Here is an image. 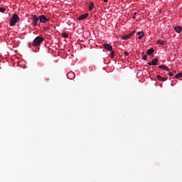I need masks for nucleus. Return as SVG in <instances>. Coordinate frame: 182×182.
<instances>
[{
  "instance_id": "1",
  "label": "nucleus",
  "mask_w": 182,
  "mask_h": 182,
  "mask_svg": "<svg viewBox=\"0 0 182 182\" xmlns=\"http://www.w3.org/2000/svg\"><path fill=\"white\" fill-rule=\"evenodd\" d=\"M21 21L18 14H14L10 19V26H15L16 23H18Z\"/></svg>"
},
{
  "instance_id": "2",
  "label": "nucleus",
  "mask_w": 182,
  "mask_h": 182,
  "mask_svg": "<svg viewBox=\"0 0 182 182\" xmlns=\"http://www.w3.org/2000/svg\"><path fill=\"white\" fill-rule=\"evenodd\" d=\"M42 42H43V37L37 36L33 42V46H41Z\"/></svg>"
},
{
  "instance_id": "3",
  "label": "nucleus",
  "mask_w": 182,
  "mask_h": 182,
  "mask_svg": "<svg viewBox=\"0 0 182 182\" xmlns=\"http://www.w3.org/2000/svg\"><path fill=\"white\" fill-rule=\"evenodd\" d=\"M32 23L33 25V26H36L38 25V23L40 21V18H39V16H36V15H33V17H32Z\"/></svg>"
},
{
  "instance_id": "4",
  "label": "nucleus",
  "mask_w": 182,
  "mask_h": 182,
  "mask_svg": "<svg viewBox=\"0 0 182 182\" xmlns=\"http://www.w3.org/2000/svg\"><path fill=\"white\" fill-rule=\"evenodd\" d=\"M40 23H46L49 21V18H46L45 15H41L39 16Z\"/></svg>"
},
{
  "instance_id": "5",
  "label": "nucleus",
  "mask_w": 182,
  "mask_h": 182,
  "mask_svg": "<svg viewBox=\"0 0 182 182\" xmlns=\"http://www.w3.org/2000/svg\"><path fill=\"white\" fill-rule=\"evenodd\" d=\"M133 35H134V31L129 33L128 35L122 36V41H127V39H130V38L132 37Z\"/></svg>"
},
{
  "instance_id": "6",
  "label": "nucleus",
  "mask_w": 182,
  "mask_h": 182,
  "mask_svg": "<svg viewBox=\"0 0 182 182\" xmlns=\"http://www.w3.org/2000/svg\"><path fill=\"white\" fill-rule=\"evenodd\" d=\"M103 48H105L106 50H113V47L109 43H105Z\"/></svg>"
},
{
  "instance_id": "7",
  "label": "nucleus",
  "mask_w": 182,
  "mask_h": 182,
  "mask_svg": "<svg viewBox=\"0 0 182 182\" xmlns=\"http://www.w3.org/2000/svg\"><path fill=\"white\" fill-rule=\"evenodd\" d=\"M87 16H89V14H82L78 17V21H83V19H86Z\"/></svg>"
},
{
  "instance_id": "8",
  "label": "nucleus",
  "mask_w": 182,
  "mask_h": 182,
  "mask_svg": "<svg viewBox=\"0 0 182 182\" xmlns=\"http://www.w3.org/2000/svg\"><path fill=\"white\" fill-rule=\"evenodd\" d=\"M159 69H163L164 70H166L167 72H170V68L166 66L165 65H161L159 66Z\"/></svg>"
},
{
  "instance_id": "9",
  "label": "nucleus",
  "mask_w": 182,
  "mask_h": 182,
  "mask_svg": "<svg viewBox=\"0 0 182 182\" xmlns=\"http://www.w3.org/2000/svg\"><path fill=\"white\" fill-rule=\"evenodd\" d=\"M174 31L177 32V33H181L182 31L181 26H175Z\"/></svg>"
},
{
  "instance_id": "10",
  "label": "nucleus",
  "mask_w": 182,
  "mask_h": 182,
  "mask_svg": "<svg viewBox=\"0 0 182 182\" xmlns=\"http://www.w3.org/2000/svg\"><path fill=\"white\" fill-rule=\"evenodd\" d=\"M146 53L149 55H152V53H154V48H150V49L147 50Z\"/></svg>"
},
{
  "instance_id": "11",
  "label": "nucleus",
  "mask_w": 182,
  "mask_h": 182,
  "mask_svg": "<svg viewBox=\"0 0 182 182\" xmlns=\"http://www.w3.org/2000/svg\"><path fill=\"white\" fill-rule=\"evenodd\" d=\"M156 43H158L159 45H166V41L159 40L156 41Z\"/></svg>"
},
{
  "instance_id": "12",
  "label": "nucleus",
  "mask_w": 182,
  "mask_h": 182,
  "mask_svg": "<svg viewBox=\"0 0 182 182\" xmlns=\"http://www.w3.org/2000/svg\"><path fill=\"white\" fill-rule=\"evenodd\" d=\"M158 62H159V60L157 58H154L152 60V65H153V66H156V65H157Z\"/></svg>"
},
{
  "instance_id": "13",
  "label": "nucleus",
  "mask_w": 182,
  "mask_h": 182,
  "mask_svg": "<svg viewBox=\"0 0 182 182\" xmlns=\"http://www.w3.org/2000/svg\"><path fill=\"white\" fill-rule=\"evenodd\" d=\"M93 8H95V4L93 2H91L89 7V11H92Z\"/></svg>"
},
{
  "instance_id": "14",
  "label": "nucleus",
  "mask_w": 182,
  "mask_h": 182,
  "mask_svg": "<svg viewBox=\"0 0 182 182\" xmlns=\"http://www.w3.org/2000/svg\"><path fill=\"white\" fill-rule=\"evenodd\" d=\"M180 77H182V73L176 75V79H180Z\"/></svg>"
},
{
  "instance_id": "15",
  "label": "nucleus",
  "mask_w": 182,
  "mask_h": 182,
  "mask_svg": "<svg viewBox=\"0 0 182 182\" xmlns=\"http://www.w3.org/2000/svg\"><path fill=\"white\" fill-rule=\"evenodd\" d=\"M144 36V32L142 31V34H141L139 36H138V39H139V40L143 39Z\"/></svg>"
},
{
  "instance_id": "16",
  "label": "nucleus",
  "mask_w": 182,
  "mask_h": 182,
  "mask_svg": "<svg viewBox=\"0 0 182 182\" xmlns=\"http://www.w3.org/2000/svg\"><path fill=\"white\" fill-rule=\"evenodd\" d=\"M62 36H63V38H68V36H69V35H68L66 33H62Z\"/></svg>"
},
{
  "instance_id": "17",
  "label": "nucleus",
  "mask_w": 182,
  "mask_h": 182,
  "mask_svg": "<svg viewBox=\"0 0 182 182\" xmlns=\"http://www.w3.org/2000/svg\"><path fill=\"white\" fill-rule=\"evenodd\" d=\"M110 57L112 58V59H113L114 58V51H113V50L111 51Z\"/></svg>"
},
{
  "instance_id": "18",
  "label": "nucleus",
  "mask_w": 182,
  "mask_h": 182,
  "mask_svg": "<svg viewBox=\"0 0 182 182\" xmlns=\"http://www.w3.org/2000/svg\"><path fill=\"white\" fill-rule=\"evenodd\" d=\"M5 11H6V9L5 8H2V7H0V12H5Z\"/></svg>"
},
{
  "instance_id": "19",
  "label": "nucleus",
  "mask_w": 182,
  "mask_h": 182,
  "mask_svg": "<svg viewBox=\"0 0 182 182\" xmlns=\"http://www.w3.org/2000/svg\"><path fill=\"white\" fill-rule=\"evenodd\" d=\"M142 59H143L144 60H147V55H144V56L142 57Z\"/></svg>"
},
{
  "instance_id": "20",
  "label": "nucleus",
  "mask_w": 182,
  "mask_h": 182,
  "mask_svg": "<svg viewBox=\"0 0 182 182\" xmlns=\"http://www.w3.org/2000/svg\"><path fill=\"white\" fill-rule=\"evenodd\" d=\"M156 79H158V80H161L162 77L161 75H157Z\"/></svg>"
},
{
  "instance_id": "21",
  "label": "nucleus",
  "mask_w": 182,
  "mask_h": 182,
  "mask_svg": "<svg viewBox=\"0 0 182 182\" xmlns=\"http://www.w3.org/2000/svg\"><path fill=\"white\" fill-rule=\"evenodd\" d=\"M162 82H166V80H167V78L166 77H163L161 78V80Z\"/></svg>"
},
{
  "instance_id": "22",
  "label": "nucleus",
  "mask_w": 182,
  "mask_h": 182,
  "mask_svg": "<svg viewBox=\"0 0 182 182\" xmlns=\"http://www.w3.org/2000/svg\"><path fill=\"white\" fill-rule=\"evenodd\" d=\"M142 33H143V31H139L137 33H136V35H138V36H141V35H142Z\"/></svg>"
},
{
  "instance_id": "23",
  "label": "nucleus",
  "mask_w": 182,
  "mask_h": 182,
  "mask_svg": "<svg viewBox=\"0 0 182 182\" xmlns=\"http://www.w3.org/2000/svg\"><path fill=\"white\" fill-rule=\"evenodd\" d=\"M124 56H128L129 55V53L127 51H125L124 53Z\"/></svg>"
},
{
  "instance_id": "24",
  "label": "nucleus",
  "mask_w": 182,
  "mask_h": 182,
  "mask_svg": "<svg viewBox=\"0 0 182 182\" xmlns=\"http://www.w3.org/2000/svg\"><path fill=\"white\" fill-rule=\"evenodd\" d=\"M148 65H149V66H151V65H153V63H152V62H149Z\"/></svg>"
},
{
  "instance_id": "25",
  "label": "nucleus",
  "mask_w": 182,
  "mask_h": 182,
  "mask_svg": "<svg viewBox=\"0 0 182 182\" xmlns=\"http://www.w3.org/2000/svg\"><path fill=\"white\" fill-rule=\"evenodd\" d=\"M169 76H173V73H168Z\"/></svg>"
},
{
  "instance_id": "26",
  "label": "nucleus",
  "mask_w": 182,
  "mask_h": 182,
  "mask_svg": "<svg viewBox=\"0 0 182 182\" xmlns=\"http://www.w3.org/2000/svg\"><path fill=\"white\" fill-rule=\"evenodd\" d=\"M104 2H108L109 0H102Z\"/></svg>"
},
{
  "instance_id": "27",
  "label": "nucleus",
  "mask_w": 182,
  "mask_h": 182,
  "mask_svg": "<svg viewBox=\"0 0 182 182\" xmlns=\"http://www.w3.org/2000/svg\"><path fill=\"white\" fill-rule=\"evenodd\" d=\"M134 16L137 15V13H136V12H135V13H134Z\"/></svg>"
},
{
  "instance_id": "28",
  "label": "nucleus",
  "mask_w": 182,
  "mask_h": 182,
  "mask_svg": "<svg viewBox=\"0 0 182 182\" xmlns=\"http://www.w3.org/2000/svg\"><path fill=\"white\" fill-rule=\"evenodd\" d=\"M133 18H136V16H133Z\"/></svg>"
},
{
  "instance_id": "29",
  "label": "nucleus",
  "mask_w": 182,
  "mask_h": 182,
  "mask_svg": "<svg viewBox=\"0 0 182 182\" xmlns=\"http://www.w3.org/2000/svg\"><path fill=\"white\" fill-rule=\"evenodd\" d=\"M142 55H144V52L142 53Z\"/></svg>"
},
{
  "instance_id": "30",
  "label": "nucleus",
  "mask_w": 182,
  "mask_h": 182,
  "mask_svg": "<svg viewBox=\"0 0 182 182\" xmlns=\"http://www.w3.org/2000/svg\"><path fill=\"white\" fill-rule=\"evenodd\" d=\"M44 29H47V28L46 27V28H44Z\"/></svg>"
}]
</instances>
